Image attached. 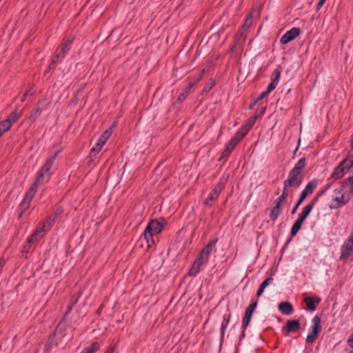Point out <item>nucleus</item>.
Listing matches in <instances>:
<instances>
[{"instance_id":"nucleus-28","label":"nucleus","mask_w":353,"mask_h":353,"mask_svg":"<svg viewBox=\"0 0 353 353\" xmlns=\"http://www.w3.org/2000/svg\"><path fill=\"white\" fill-rule=\"evenodd\" d=\"M281 210H279V208H276L275 206L270 211V218L272 221H276L279 216L281 214Z\"/></svg>"},{"instance_id":"nucleus-47","label":"nucleus","mask_w":353,"mask_h":353,"mask_svg":"<svg viewBox=\"0 0 353 353\" xmlns=\"http://www.w3.org/2000/svg\"><path fill=\"white\" fill-rule=\"evenodd\" d=\"M299 205H298L297 204H296L295 207L294 208V209L292 210V214H294L295 212L297 210L298 208H299Z\"/></svg>"},{"instance_id":"nucleus-23","label":"nucleus","mask_w":353,"mask_h":353,"mask_svg":"<svg viewBox=\"0 0 353 353\" xmlns=\"http://www.w3.org/2000/svg\"><path fill=\"white\" fill-rule=\"evenodd\" d=\"M313 206V203L307 204L306 206H305L298 219L303 222L312 211Z\"/></svg>"},{"instance_id":"nucleus-35","label":"nucleus","mask_w":353,"mask_h":353,"mask_svg":"<svg viewBox=\"0 0 353 353\" xmlns=\"http://www.w3.org/2000/svg\"><path fill=\"white\" fill-rule=\"evenodd\" d=\"M345 184L348 185L350 192L353 194V175L349 176L345 181Z\"/></svg>"},{"instance_id":"nucleus-27","label":"nucleus","mask_w":353,"mask_h":353,"mask_svg":"<svg viewBox=\"0 0 353 353\" xmlns=\"http://www.w3.org/2000/svg\"><path fill=\"white\" fill-rule=\"evenodd\" d=\"M316 187V182L315 181H310L304 188V191L308 194H311Z\"/></svg>"},{"instance_id":"nucleus-38","label":"nucleus","mask_w":353,"mask_h":353,"mask_svg":"<svg viewBox=\"0 0 353 353\" xmlns=\"http://www.w3.org/2000/svg\"><path fill=\"white\" fill-rule=\"evenodd\" d=\"M256 305H257V302L256 301H254V302L252 303L247 307V309L245 310V312L250 313V314H252L253 312L254 311L255 308L256 307Z\"/></svg>"},{"instance_id":"nucleus-50","label":"nucleus","mask_w":353,"mask_h":353,"mask_svg":"<svg viewBox=\"0 0 353 353\" xmlns=\"http://www.w3.org/2000/svg\"><path fill=\"white\" fill-rule=\"evenodd\" d=\"M256 102H257V101L256 100L253 103L250 104L249 108L250 109L253 108L254 105L256 103Z\"/></svg>"},{"instance_id":"nucleus-43","label":"nucleus","mask_w":353,"mask_h":353,"mask_svg":"<svg viewBox=\"0 0 353 353\" xmlns=\"http://www.w3.org/2000/svg\"><path fill=\"white\" fill-rule=\"evenodd\" d=\"M263 290H264V289L263 288H261V286H259V288L258 289V290L256 292V296L258 298L261 296V294L263 292Z\"/></svg>"},{"instance_id":"nucleus-4","label":"nucleus","mask_w":353,"mask_h":353,"mask_svg":"<svg viewBox=\"0 0 353 353\" xmlns=\"http://www.w3.org/2000/svg\"><path fill=\"white\" fill-rule=\"evenodd\" d=\"M353 167V154L348 155L334 170L332 178L341 179Z\"/></svg>"},{"instance_id":"nucleus-21","label":"nucleus","mask_w":353,"mask_h":353,"mask_svg":"<svg viewBox=\"0 0 353 353\" xmlns=\"http://www.w3.org/2000/svg\"><path fill=\"white\" fill-rule=\"evenodd\" d=\"M300 328V323L298 320H289L286 323V329L288 332H294Z\"/></svg>"},{"instance_id":"nucleus-20","label":"nucleus","mask_w":353,"mask_h":353,"mask_svg":"<svg viewBox=\"0 0 353 353\" xmlns=\"http://www.w3.org/2000/svg\"><path fill=\"white\" fill-rule=\"evenodd\" d=\"M279 310L285 315H289L293 312V307L290 303L289 302H281L279 305Z\"/></svg>"},{"instance_id":"nucleus-10","label":"nucleus","mask_w":353,"mask_h":353,"mask_svg":"<svg viewBox=\"0 0 353 353\" xmlns=\"http://www.w3.org/2000/svg\"><path fill=\"white\" fill-rule=\"evenodd\" d=\"M112 134L111 128L105 130L99 137L97 144L91 149V152H99L110 138Z\"/></svg>"},{"instance_id":"nucleus-41","label":"nucleus","mask_w":353,"mask_h":353,"mask_svg":"<svg viewBox=\"0 0 353 353\" xmlns=\"http://www.w3.org/2000/svg\"><path fill=\"white\" fill-rule=\"evenodd\" d=\"M269 93L267 91H264L257 97L256 99L257 101L263 99L264 97H265Z\"/></svg>"},{"instance_id":"nucleus-34","label":"nucleus","mask_w":353,"mask_h":353,"mask_svg":"<svg viewBox=\"0 0 353 353\" xmlns=\"http://www.w3.org/2000/svg\"><path fill=\"white\" fill-rule=\"evenodd\" d=\"M281 72L279 69H276L273 71L271 75V81H274L275 83H279V80L280 78Z\"/></svg>"},{"instance_id":"nucleus-14","label":"nucleus","mask_w":353,"mask_h":353,"mask_svg":"<svg viewBox=\"0 0 353 353\" xmlns=\"http://www.w3.org/2000/svg\"><path fill=\"white\" fill-rule=\"evenodd\" d=\"M304 302L306 305L307 310L314 311L316 307L321 302V299L318 296H307L304 299Z\"/></svg>"},{"instance_id":"nucleus-16","label":"nucleus","mask_w":353,"mask_h":353,"mask_svg":"<svg viewBox=\"0 0 353 353\" xmlns=\"http://www.w3.org/2000/svg\"><path fill=\"white\" fill-rule=\"evenodd\" d=\"M50 178V174H46L41 170L38 172V174L33 183V184L37 187L44 184L48 181Z\"/></svg>"},{"instance_id":"nucleus-42","label":"nucleus","mask_w":353,"mask_h":353,"mask_svg":"<svg viewBox=\"0 0 353 353\" xmlns=\"http://www.w3.org/2000/svg\"><path fill=\"white\" fill-rule=\"evenodd\" d=\"M348 345L353 349V333L350 335L347 341Z\"/></svg>"},{"instance_id":"nucleus-39","label":"nucleus","mask_w":353,"mask_h":353,"mask_svg":"<svg viewBox=\"0 0 353 353\" xmlns=\"http://www.w3.org/2000/svg\"><path fill=\"white\" fill-rule=\"evenodd\" d=\"M277 85H278L277 83H275L274 81H271L270 83L268 85L267 90L265 91H267L268 93H270L271 91H272L276 87Z\"/></svg>"},{"instance_id":"nucleus-1","label":"nucleus","mask_w":353,"mask_h":353,"mask_svg":"<svg viewBox=\"0 0 353 353\" xmlns=\"http://www.w3.org/2000/svg\"><path fill=\"white\" fill-rule=\"evenodd\" d=\"M306 165L305 158H301L294 167L289 172L286 180L283 182V191L293 195L294 190L298 189L303 180V171Z\"/></svg>"},{"instance_id":"nucleus-13","label":"nucleus","mask_w":353,"mask_h":353,"mask_svg":"<svg viewBox=\"0 0 353 353\" xmlns=\"http://www.w3.org/2000/svg\"><path fill=\"white\" fill-rule=\"evenodd\" d=\"M45 228H46V223L43 224V225L37 229L31 236H30L28 238L27 243L28 245L25 246V248H30V245L33 244L34 243L37 242L39 239H41L43 236L44 232H45Z\"/></svg>"},{"instance_id":"nucleus-36","label":"nucleus","mask_w":353,"mask_h":353,"mask_svg":"<svg viewBox=\"0 0 353 353\" xmlns=\"http://www.w3.org/2000/svg\"><path fill=\"white\" fill-rule=\"evenodd\" d=\"M34 90L32 88L26 90L25 93L23 94L21 99V101L24 102L28 97L32 96L34 94Z\"/></svg>"},{"instance_id":"nucleus-25","label":"nucleus","mask_w":353,"mask_h":353,"mask_svg":"<svg viewBox=\"0 0 353 353\" xmlns=\"http://www.w3.org/2000/svg\"><path fill=\"white\" fill-rule=\"evenodd\" d=\"M303 223V222L302 221L297 219L291 228L290 234L292 236H294L298 233L299 230L301 228Z\"/></svg>"},{"instance_id":"nucleus-11","label":"nucleus","mask_w":353,"mask_h":353,"mask_svg":"<svg viewBox=\"0 0 353 353\" xmlns=\"http://www.w3.org/2000/svg\"><path fill=\"white\" fill-rule=\"evenodd\" d=\"M300 34V30L298 28H292L287 31L281 38L280 41L282 44H286L294 39Z\"/></svg>"},{"instance_id":"nucleus-32","label":"nucleus","mask_w":353,"mask_h":353,"mask_svg":"<svg viewBox=\"0 0 353 353\" xmlns=\"http://www.w3.org/2000/svg\"><path fill=\"white\" fill-rule=\"evenodd\" d=\"M258 119V116L257 115H254L252 117H250L247 123L243 125V127H245L248 128V130H250V128L254 125V124L255 123L256 119Z\"/></svg>"},{"instance_id":"nucleus-3","label":"nucleus","mask_w":353,"mask_h":353,"mask_svg":"<svg viewBox=\"0 0 353 353\" xmlns=\"http://www.w3.org/2000/svg\"><path fill=\"white\" fill-rule=\"evenodd\" d=\"M163 221L152 220L149 222L143 232V236L147 242L148 248H150L154 245V236L160 234L163 230Z\"/></svg>"},{"instance_id":"nucleus-40","label":"nucleus","mask_w":353,"mask_h":353,"mask_svg":"<svg viewBox=\"0 0 353 353\" xmlns=\"http://www.w3.org/2000/svg\"><path fill=\"white\" fill-rule=\"evenodd\" d=\"M272 281L273 279L272 277H268L261 284L260 286L265 289Z\"/></svg>"},{"instance_id":"nucleus-2","label":"nucleus","mask_w":353,"mask_h":353,"mask_svg":"<svg viewBox=\"0 0 353 353\" xmlns=\"http://www.w3.org/2000/svg\"><path fill=\"white\" fill-rule=\"evenodd\" d=\"M216 242L217 240L211 241L202 249L189 271L190 276H195L200 271L201 266L208 261L211 253L214 250Z\"/></svg>"},{"instance_id":"nucleus-26","label":"nucleus","mask_w":353,"mask_h":353,"mask_svg":"<svg viewBox=\"0 0 353 353\" xmlns=\"http://www.w3.org/2000/svg\"><path fill=\"white\" fill-rule=\"evenodd\" d=\"M100 349V344L98 342L93 343L91 346L85 347L81 353H95Z\"/></svg>"},{"instance_id":"nucleus-7","label":"nucleus","mask_w":353,"mask_h":353,"mask_svg":"<svg viewBox=\"0 0 353 353\" xmlns=\"http://www.w3.org/2000/svg\"><path fill=\"white\" fill-rule=\"evenodd\" d=\"M224 185L225 181L221 180L204 201V204L210 207L212 206L218 199L219 194L221 192L224 188Z\"/></svg>"},{"instance_id":"nucleus-51","label":"nucleus","mask_w":353,"mask_h":353,"mask_svg":"<svg viewBox=\"0 0 353 353\" xmlns=\"http://www.w3.org/2000/svg\"><path fill=\"white\" fill-rule=\"evenodd\" d=\"M72 307V305H68V310L70 311Z\"/></svg>"},{"instance_id":"nucleus-33","label":"nucleus","mask_w":353,"mask_h":353,"mask_svg":"<svg viewBox=\"0 0 353 353\" xmlns=\"http://www.w3.org/2000/svg\"><path fill=\"white\" fill-rule=\"evenodd\" d=\"M214 84L215 81L213 79H210V81L204 86L202 93L207 94L214 87Z\"/></svg>"},{"instance_id":"nucleus-18","label":"nucleus","mask_w":353,"mask_h":353,"mask_svg":"<svg viewBox=\"0 0 353 353\" xmlns=\"http://www.w3.org/2000/svg\"><path fill=\"white\" fill-rule=\"evenodd\" d=\"M249 130L247 128L242 126L235 134L233 139L230 141L237 145L240 141L248 134Z\"/></svg>"},{"instance_id":"nucleus-49","label":"nucleus","mask_w":353,"mask_h":353,"mask_svg":"<svg viewBox=\"0 0 353 353\" xmlns=\"http://www.w3.org/2000/svg\"><path fill=\"white\" fill-rule=\"evenodd\" d=\"M350 147L353 150V134L351 137Z\"/></svg>"},{"instance_id":"nucleus-30","label":"nucleus","mask_w":353,"mask_h":353,"mask_svg":"<svg viewBox=\"0 0 353 353\" xmlns=\"http://www.w3.org/2000/svg\"><path fill=\"white\" fill-rule=\"evenodd\" d=\"M230 318V314H229L228 316H225L223 317V323L221 324V333L222 338L224 336L225 332L228 325L229 323Z\"/></svg>"},{"instance_id":"nucleus-22","label":"nucleus","mask_w":353,"mask_h":353,"mask_svg":"<svg viewBox=\"0 0 353 353\" xmlns=\"http://www.w3.org/2000/svg\"><path fill=\"white\" fill-rule=\"evenodd\" d=\"M236 145V144L230 141L222 152L219 160L221 161L223 159L228 157Z\"/></svg>"},{"instance_id":"nucleus-45","label":"nucleus","mask_w":353,"mask_h":353,"mask_svg":"<svg viewBox=\"0 0 353 353\" xmlns=\"http://www.w3.org/2000/svg\"><path fill=\"white\" fill-rule=\"evenodd\" d=\"M304 200H305V199H304L303 198H302V196H300V197H299V200H298V201H297L296 204H297L298 205H300L303 202V201H304Z\"/></svg>"},{"instance_id":"nucleus-29","label":"nucleus","mask_w":353,"mask_h":353,"mask_svg":"<svg viewBox=\"0 0 353 353\" xmlns=\"http://www.w3.org/2000/svg\"><path fill=\"white\" fill-rule=\"evenodd\" d=\"M252 314L245 312V314H244V316H243V321H242V327H243V330H245L247 328V327L248 326V325L250 322L251 318H252Z\"/></svg>"},{"instance_id":"nucleus-6","label":"nucleus","mask_w":353,"mask_h":353,"mask_svg":"<svg viewBox=\"0 0 353 353\" xmlns=\"http://www.w3.org/2000/svg\"><path fill=\"white\" fill-rule=\"evenodd\" d=\"M21 112H17V110L13 111L6 119L0 123V137L7 132L13 123L17 122L18 119L21 116Z\"/></svg>"},{"instance_id":"nucleus-53","label":"nucleus","mask_w":353,"mask_h":353,"mask_svg":"<svg viewBox=\"0 0 353 353\" xmlns=\"http://www.w3.org/2000/svg\"><path fill=\"white\" fill-rule=\"evenodd\" d=\"M326 0H320V1L323 2V3H325Z\"/></svg>"},{"instance_id":"nucleus-37","label":"nucleus","mask_w":353,"mask_h":353,"mask_svg":"<svg viewBox=\"0 0 353 353\" xmlns=\"http://www.w3.org/2000/svg\"><path fill=\"white\" fill-rule=\"evenodd\" d=\"M252 23V16L249 15L245 20L244 23L243 25V28L245 29H248Z\"/></svg>"},{"instance_id":"nucleus-52","label":"nucleus","mask_w":353,"mask_h":353,"mask_svg":"<svg viewBox=\"0 0 353 353\" xmlns=\"http://www.w3.org/2000/svg\"><path fill=\"white\" fill-rule=\"evenodd\" d=\"M265 110V108H264L262 110V111H261V114H263V112H264Z\"/></svg>"},{"instance_id":"nucleus-46","label":"nucleus","mask_w":353,"mask_h":353,"mask_svg":"<svg viewBox=\"0 0 353 353\" xmlns=\"http://www.w3.org/2000/svg\"><path fill=\"white\" fill-rule=\"evenodd\" d=\"M113 352H114V349H113V347H109V348L105 351V353H113Z\"/></svg>"},{"instance_id":"nucleus-12","label":"nucleus","mask_w":353,"mask_h":353,"mask_svg":"<svg viewBox=\"0 0 353 353\" xmlns=\"http://www.w3.org/2000/svg\"><path fill=\"white\" fill-rule=\"evenodd\" d=\"M353 253V242L347 239L341 249V260L347 259Z\"/></svg>"},{"instance_id":"nucleus-31","label":"nucleus","mask_w":353,"mask_h":353,"mask_svg":"<svg viewBox=\"0 0 353 353\" xmlns=\"http://www.w3.org/2000/svg\"><path fill=\"white\" fill-rule=\"evenodd\" d=\"M41 109H40L39 108H36L32 111L29 117V120L32 122L35 121L37 117L41 114Z\"/></svg>"},{"instance_id":"nucleus-17","label":"nucleus","mask_w":353,"mask_h":353,"mask_svg":"<svg viewBox=\"0 0 353 353\" xmlns=\"http://www.w3.org/2000/svg\"><path fill=\"white\" fill-rule=\"evenodd\" d=\"M58 153V151L56 152L53 156L50 157L48 159H47L45 164L40 170L46 174H50V170L52 168V165L54 164V162L57 157Z\"/></svg>"},{"instance_id":"nucleus-54","label":"nucleus","mask_w":353,"mask_h":353,"mask_svg":"<svg viewBox=\"0 0 353 353\" xmlns=\"http://www.w3.org/2000/svg\"><path fill=\"white\" fill-rule=\"evenodd\" d=\"M350 353H353V352H350Z\"/></svg>"},{"instance_id":"nucleus-44","label":"nucleus","mask_w":353,"mask_h":353,"mask_svg":"<svg viewBox=\"0 0 353 353\" xmlns=\"http://www.w3.org/2000/svg\"><path fill=\"white\" fill-rule=\"evenodd\" d=\"M300 196H302V198H303L304 199H305L308 194L304 190H303Z\"/></svg>"},{"instance_id":"nucleus-24","label":"nucleus","mask_w":353,"mask_h":353,"mask_svg":"<svg viewBox=\"0 0 353 353\" xmlns=\"http://www.w3.org/2000/svg\"><path fill=\"white\" fill-rule=\"evenodd\" d=\"M193 86H194L193 83H189L188 85V86L183 90V92L178 97V99H177L178 101L182 102L183 101H184L185 99V98L187 97V96L188 95L190 89Z\"/></svg>"},{"instance_id":"nucleus-9","label":"nucleus","mask_w":353,"mask_h":353,"mask_svg":"<svg viewBox=\"0 0 353 353\" xmlns=\"http://www.w3.org/2000/svg\"><path fill=\"white\" fill-rule=\"evenodd\" d=\"M37 188H38L37 186L32 184V186L30 187V188L26 192V194L23 198V200L22 201V202L21 203V208L22 210H26L30 207V202H31L32 198L34 197Z\"/></svg>"},{"instance_id":"nucleus-5","label":"nucleus","mask_w":353,"mask_h":353,"mask_svg":"<svg viewBox=\"0 0 353 353\" xmlns=\"http://www.w3.org/2000/svg\"><path fill=\"white\" fill-rule=\"evenodd\" d=\"M321 330V319L319 316H315L312 319V326L311 332L306 337L307 343H312L317 339Z\"/></svg>"},{"instance_id":"nucleus-8","label":"nucleus","mask_w":353,"mask_h":353,"mask_svg":"<svg viewBox=\"0 0 353 353\" xmlns=\"http://www.w3.org/2000/svg\"><path fill=\"white\" fill-rule=\"evenodd\" d=\"M333 204L330 205L331 209H336L344 205L347 203V199H345L342 190H335L332 196Z\"/></svg>"},{"instance_id":"nucleus-15","label":"nucleus","mask_w":353,"mask_h":353,"mask_svg":"<svg viewBox=\"0 0 353 353\" xmlns=\"http://www.w3.org/2000/svg\"><path fill=\"white\" fill-rule=\"evenodd\" d=\"M71 43H72V41L71 40H68L66 41L63 46H62L61 48V52L59 54H58L54 58V59L52 60L50 65L48 67V70H50L51 69V66L52 64L55 63L57 62L58 59H59V57H63L65 54L70 50V45H71Z\"/></svg>"},{"instance_id":"nucleus-48","label":"nucleus","mask_w":353,"mask_h":353,"mask_svg":"<svg viewBox=\"0 0 353 353\" xmlns=\"http://www.w3.org/2000/svg\"><path fill=\"white\" fill-rule=\"evenodd\" d=\"M323 4H324V3L319 1V2L317 4V8L319 9L321 7L323 6Z\"/></svg>"},{"instance_id":"nucleus-19","label":"nucleus","mask_w":353,"mask_h":353,"mask_svg":"<svg viewBox=\"0 0 353 353\" xmlns=\"http://www.w3.org/2000/svg\"><path fill=\"white\" fill-rule=\"evenodd\" d=\"M288 196H292L290 194L286 193L285 192L283 191L282 194L276 199L275 201V207L279 208L282 211V208L285 205V203L286 201V199Z\"/></svg>"}]
</instances>
